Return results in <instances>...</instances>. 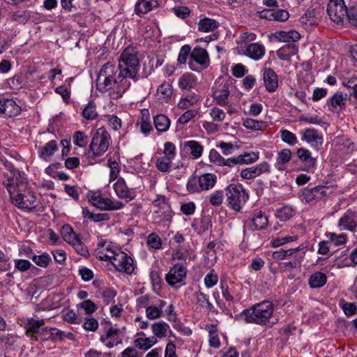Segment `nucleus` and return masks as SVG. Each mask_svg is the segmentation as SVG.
Masks as SVG:
<instances>
[{"instance_id": "43", "label": "nucleus", "mask_w": 357, "mask_h": 357, "mask_svg": "<svg viewBox=\"0 0 357 357\" xmlns=\"http://www.w3.org/2000/svg\"><path fill=\"white\" fill-rule=\"evenodd\" d=\"M32 261L38 266L45 268L51 261V257L47 252H43L40 255H33Z\"/></svg>"}, {"instance_id": "25", "label": "nucleus", "mask_w": 357, "mask_h": 357, "mask_svg": "<svg viewBox=\"0 0 357 357\" xmlns=\"http://www.w3.org/2000/svg\"><path fill=\"white\" fill-rule=\"evenodd\" d=\"M183 146L187 152H189L192 158H199L203 153L204 146L197 141L189 140L183 143Z\"/></svg>"}, {"instance_id": "27", "label": "nucleus", "mask_w": 357, "mask_h": 357, "mask_svg": "<svg viewBox=\"0 0 357 357\" xmlns=\"http://www.w3.org/2000/svg\"><path fill=\"white\" fill-rule=\"evenodd\" d=\"M198 181L201 191L208 190L215 185L217 177L213 174L206 173L198 177Z\"/></svg>"}, {"instance_id": "28", "label": "nucleus", "mask_w": 357, "mask_h": 357, "mask_svg": "<svg viewBox=\"0 0 357 357\" xmlns=\"http://www.w3.org/2000/svg\"><path fill=\"white\" fill-rule=\"evenodd\" d=\"M247 54L254 60H259L265 54L264 45L259 43H251L246 48Z\"/></svg>"}, {"instance_id": "29", "label": "nucleus", "mask_w": 357, "mask_h": 357, "mask_svg": "<svg viewBox=\"0 0 357 357\" xmlns=\"http://www.w3.org/2000/svg\"><path fill=\"white\" fill-rule=\"evenodd\" d=\"M197 84V79L191 73L183 74L178 79V86L182 90H189Z\"/></svg>"}, {"instance_id": "54", "label": "nucleus", "mask_w": 357, "mask_h": 357, "mask_svg": "<svg viewBox=\"0 0 357 357\" xmlns=\"http://www.w3.org/2000/svg\"><path fill=\"white\" fill-rule=\"evenodd\" d=\"M187 190L190 193H195L200 192L201 189L199 187L198 178L195 176H192L188 178L187 185H186Z\"/></svg>"}, {"instance_id": "9", "label": "nucleus", "mask_w": 357, "mask_h": 357, "mask_svg": "<svg viewBox=\"0 0 357 357\" xmlns=\"http://www.w3.org/2000/svg\"><path fill=\"white\" fill-rule=\"evenodd\" d=\"M229 84L227 81L219 79L215 82L213 86V98L219 105H227V100L229 95Z\"/></svg>"}, {"instance_id": "1", "label": "nucleus", "mask_w": 357, "mask_h": 357, "mask_svg": "<svg viewBox=\"0 0 357 357\" xmlns=\"http://www.w3.org/2000/svg\"><path fill=\"white\" fill-rule=\"evenodd\" d=\"M118 67L111 62L105 63L96 78V89L101 93H107L111 99L121 98L130 87L128 79H139V60L133 47H126L118 59Z\"/></svg>"}, {"instance_id": "16", "label": "nucleus", "mask_w": 357, "mask_h": 357, "mask_svg": "<svg viewBox=\"0 0 357 357\" xmlns=\"http://www.w3.org/2000/svg\"><path fill=\"white\" fill-rule=\"evenodd\" d=\"M187 274L186 268L181 264H175L166 275V281L172 287L181 282L185 278Z\"/></svg>"}, {"instance_id": "50", "label": "nucleus", "mask_w": 357, "mask_h": 357, "mask_svg": "<svg viewBox=\"0 0 357 357\" xmlns=\"http://www.w3.org/2000/svg\"><path fill=\"white\" fill-rule=\"evenodd\" d=\"M224 199V192L222 190H215L208 197L209 203L214 206H220Z\"/></svg>"}, {"instance_id": "63", "label": "nucleus", "mask_w": 357, "mask_h": 357, "mask_svg": "<svg viewBox=\"0 0 357 357\" xmlns=\"http://www.w3.org/2000/svg\"><path fill=\"white\" fill-rule=\"evenodd\" d=\"M172 10L176 16L181 19L188 17L190 14V10L187 6H176Z\"/></svg>"}, {"instance_id": "53", "label": "nucleus", "mask_w": 357, "mask_h": 357, "mask_svg": "<svg viewBox=\"0 0 357 357\" xmlns=\"http://www.w3.org/2000/svg\"><path fill=\"white\" fill-rule=\"evenodd\" d=\"M146 243L149 247L155 250H158L162 247L161 239L155 233H151L148 236Z\"/></svg>"}, {"instance_id": "6", "label": "nucleus", "mask_w": 357, "mask_h": 357, "mask_svg": "<svg viewBox=\"0 0 357 357\" xmlns=\"http://www.w3.org/2000/svg\"><path fill=\"white\" fill-rule=\"evenodd\" d=\"M26 178L22 177L19 172H11L10 176L3 181V185L7 189L10 199L16 196L17 192H22L26 188Z\"/></svg>"}, {"instance_id": "62", "label": "nucleus", "mask_w": 357, "mask_h": 357, "mask_svg": "<svg viewBox=\"0 0 357 357\" xmlns=\"http://www.w3.org/2000/svg\"><path fill=\"white\" fill-rule=\"evenodd\" d=\"M86 135L81 131H77L73 135V142L75 145L83 147L86 144Z\"/></svg>"}, {"instance_id": "26", "label": "nucleus", "mask_w": 357, "mask_h": 357, "mask_svg": "<svg viewBox=\"0 0 357 357\" xmlns=\"http://www.w3.org/2000/svg\"><path fill=\"white\" fill-rule=\"evenodd\" d=\"M3 109V116L6 118L16 116L20 114L22 110L16 102L10 98H6Z\"/></svg>"}, {"instance_id": "42", "label": "nucleus", "mask_w": 357, "mask_h": 357, "mask_svg": "<svg viewBox=\"0 0 357 357\" xmlns=\"http://www.w3.org/2000/svg\"><path fill=\"white\" fill-rule=\"evenodd\" d=\"M84 118L88 120L95 119L98 116L96 105L93 101H90L82 111Z\"/></svg>"}, {"instance_id": "38", "label": "nucleus", "mask_w": 357, "mask_h": 357, "mask_svg": "<svg viewBox=\"0 0 357 357\" xmlns=\"http://www.w3.org/2000/svg\"><path fill=\"white\" fill-rule=\"evenodd\" d=\"M199 100V96L195 93L186 96L181 98L178 102V107L182 109H187L197 103Z\"/></svg>"}, {"instance_id": "47", "label": "nucleus", "mask_w": 357, "mask_h": 357, "mask_svg": "<svg viewBox=\"0 0 357 357\" xmlns=\"http://www.w3.org/2000/svg\"><path fill=\"white\" fill-rule=\"evenodd\" d=\"M172 159L167 157L161 156L158 158L156 167L162 172H167L170 169Z\"/></svg>"}, {"instance_id": "49", "label": "nucleus", "mask_w": 357, "mask_h": 357, "mask_svg": "<svg viewBox=\"0 0 357 357\" xmlns=\"http://www.w3.org/2000/svg\"><path fill=\"white\" fill-rule=\"evenodd\" d=\"M264 122L252 119H245L243 121V126L252 130H259L262 129Z\"/></svg>"}, {"instance_id": "33", "label": "nucleus", "mask_w": 357, "mask_h": 357, "mask_svg": "<svg viewBox=\"0 0 357 357\" xmlns=\"http://www.w3.org/2000/svg\"><path fill=\"white\" fill-rule=\"evenodd\" d=\"M142 113V117L137 121L136 125L139 126L140 131L143 134L147 135L153 130L151 121H149V111L143 110Z\"/></svg>"}, {"instance_id": "30", "label": "nucleus", "mask_w": 357, "mask_h": 357, "mask_svg": "<svg viewBox=\"0 0 357 357\" xmlns=\"http://www.w3.org/2000/svg\"><path fill=\"white\" fill-rule=\"evenodd\" d=\"M327 281V277L325 273L317 271L310 275L308 280V284L311 288H320L323 287Z\"/></svg>"}, {"instance_id": "24", "label": "nucleus", "mask_w": 357, "mask_h": 357, "mask_svg": "<svg viewBox=\"0 0 357 357\" xmlns=\"http://www.w3.org/2000/svg\"><path fill=\"white\" fill-rule=\"evenodd\" d=\"M220 26V23L215 19L204 17L197 23V30L203 33L213 32Z\"/></svg>"}, {"instance_id": "3", "label": "nucleus", "mask_w": 357, "mask_h": 357, "mask_svg": "<svg viewBox=\"0 0 357 357\" xmlns=\"http://www.w3.org/2000/svg\"><path fill=\"white\" fill-rule=\"evenodd\" d=\"M226 196L229 207L236 212L241 211L248 199V195L241 185H229L226 189Z\"/></svg>"}, {"instance_id": "61", "label": "nucleus", "mask_w": 357, "mask_h": 357, "mask_svg": "<svg viewBox=\"0 0 357 357\" xmlns=\"http://www.w3.org/2000/svg\"><path fill=\"white\" fill-rule=\"evenodd\" d=\"M294 215V210L289 206H283L278 212V216L282 220H287Z\"/></svg>"}, {"instance_id": "8", "label": "nucleus", "mask_w": 357, "mask_h": 357, "mask_svg": "<svg viewBox=\"0 0 357 357\" xmlns=\"http://www.w3.org/2000/svg\"><path fill=\"white\" fill-rule=\"evenodd\" d=\"M90 200L95 206L102 210L114 211L121 209L124 206L121 202L103 198L98 192L93 193Z\"/></svg>"}, {"instance_id": "59", "label": "nucleus", "mask_w": 357, "mask_h": 357, "mask_svg": "<svg viewBox=\"0 0 357 357\" xmlns=\"http://www.w3.org/2000/svg\"><path fill=\"white\" fill-rule=\"evenodd\" d=\"M305 252L302 251L301 253H297L294 255V259L289 261H285L283 263L285 267H289L291 268H296L300 262L303 260L305 256Z\"/></svg>"}, {"instance_id": "37", "label": "nucleus", "mask_w": 357, "mask_h": 357, "mask_svg": "<svg viewBox=\"0 0 357 357\" xmlns=\"http://www.w3.org/2000/svg\"><path fill=\"white\" fill-rule=\"evenodd\" d=\"M61 234L63 239L69 245L79 237V235L73 231L72 227L69 225L62 226L61 228Z\"/></svg>"}, {"instance_id": "60", "label": "nucleus", "mask_w": 357, "mask_h": 357, "mask_svg": "<svg viewBox=\"0 0 357 357\" xmlns=\"http://www.w3.org/2000/svg\"><path fill=\"white\" fill-rule=\"evenodd\" d=\"M163 153L165 157H167L173 160L176 156L175 145L170 142H165L164 144Z\"/></svg>"}, {"instance_id": "2", "label": "nucleus", "mask_w": 357, "mask_h": 357, "mask_svg": "<svg viewBox=\"0 0 357 357\" xmlns=\"http://www.w3.org/2000/svg\"><path fill=\"white\" fill-rule=\"evenodd\" d=\"M274 311V305L269 301H264L244 310L239 314L248 324L266 326Z\"/></svg>"}, {"instance_id": "46", "label": "nucleus", "mask_w": 357, "mask_h": 357, "mask_svg": "<svg viewBox=\"0 0 357 357\" xmlns=\"http://www.w3.org/2000/svg\"><path fill=\"white\" fill-rule=\"evenodd\" d=\"M259 156L258 152L245 153L238 155L241 164H251L258 160Z\"/></svg>"}, {"instance_id": "48", "label": "nucleus", "mask_w": 357, "mask_h": 357, "mask_svg": "<svg viewBox=\"0 0 357 357\" xmlns=\"http://www.w3.org/2000/svg\"><path fill=\"white\" fill-rule=\"evenodd\" d=\"M281 139L290 146H294L298 143L296 136L288 130H282L280 131Z\"/></svg>"}, {"instance_id": "45", "label": "nucleus", "mask_w": 357, "mask_h": 357, "mask_svg": "<svg viewBox=\"0 0 357 357\" xmlns=\"http://www.w3.org/2000/svg\"><path fill=\"white\" fill-rule=\"evenodd\" d=\"M173 93L172 85L169 83H164L160 85L157 89V94L159 98L167 99Z\"/></svg>"}, {"instance_id": "35", "label": "nucleus", "mask_w": 357, "mask_h": 357, "mask_svg": "<svg viewBox=\"0 0 357 357\" xmlns=\"http://www.w3.org/2000/svg\"><path fill=\"white\" fill-rule=\"evenodd\" d=\"M296 48L294 43L284 45L277 51L278 56L282 60H289L296 52Z\"/></svg>"}, {"instance_id": "31", "label": "nucleus", "mask_w": 357, "mask_h": 357, "mask_svg": "<svg viewBox=\"0 0 357 357\" xmlns=\"http://www.w3.org/2000/svg\"><path fill=\"white\" fill-rule=\"evenodd\" d=\"M155 129L160 132H166L170 126L169 119L164 114H158L153 118Z\"/></svg>"}, {"instance_id": "19", "label": "nucleus", "mask_w": 357, "mask_h": 357, "mask_svg": "<svg viewBox=\"0 0 357 357\" xmlns=\"http://www.w3.org/2000/svg\"><path fill=\"white\" fill-rule=\"evenodd\" d=\"M327 190L324 186L319 185L312 188H305L302 191L303 200L305 202L310 203L313 201L320 199L327 196Z\"/></svg>"}, {"instance_id": "20", "label": "nucleus", "mask_w": 357, "mask_h": 357, "mask_svg": "<svg viewBox=\"0 0 357 357\" xmlns=\"http://www.w3.org/2000/svg\"><path fill=\"white\" fill-rule=\"evenodd\" d=\"M263 79L266 89L268 92H274L278 86V78L275 71L270 68L264 70Z\"/></svg>"}, {"instance_id": "12", "label": "nucleus", "mask_w": 357, "mask_h": 357, "mask_svg": "<svg viewBox=\"0 0 357 357\" xmlns=\"http://www.w3.org/2000/svg\"><path fill=\"white\" fill-rule=\"evenodd\" d=\"M268 220L266 214L260 210H255L252 213V217L245 222L248 228L252 230H261L268 225Z\"/></svg>"}, {"instance_id": "13", "label": "nucleus", "mask_w": 357, "mask_h": 357, "mask_svg": "<svg viewBox=\"0 0 357 357\" xmlns=\"http://www.w3.org/2000/svg\"><path fill=\"white\" fill-rule=\"evenodd\" d=\"M11 202L22 209L32 210L36 207V199L32 193L24 195L22 192H17L16 196L11 199Z\"/></svg>"}, {"instance_id": "17", "label": "nucleus", "mask_w": 357, "mask_h": 357, "mask_svg": "<svg viewBox=\"0 0 357 357\" xmlns=\"http://www.w3.org/2000/svg\"><path fill=\"white\" fill-rule=\"evenodd\" d=\"M301 140L310 144L312 147H319L322 145L324 139L318 130L314 128H306L300 132Z\"/></svg>"}, {"instance_id": "32", "label": "nucleus", "mask_w": 357, "mask_h": 357, "mask_svg": "<svg viewBox=\"0 0 357 357\" xmlns=\"http://www.w3.org/2000/svg\"><path fill=\"white\" fill-rule=\"evenodd\" d=\"M194 297L195 298V302L197 305H198L203 309H206L208 311H213V305L208 301L207 296L204 294L202 291L199 290L195 292Z\"/></svg>"}, {"instance_id": "15", "label": "nucleus", "mask_w": 357, "mask_h": 357, "mask_svg": "<svg viewBox=\"0 0 357 357\" xmlns=\"http://www.w3.org/2000/svg\"><path fill=\"white\" fill-rule=\"evenodd\" d=\"M45 324L43 319H35L33 317L26 319L24 322V328L25 329L26 335L29 337L32 340H34V337L38 335Z\"/></svg>"}, {"instance_id": "57", "label": "nucleus", "mask_w": 357, "mask_h": 357, "mask_svg": "<svg viewBox=\"0 0 357 357\" xmlns=\"http://www.w3.org/2000/svg\"><path fill=\"white\" fill-rule=\"evenodd\" d=\"M198 113L196 109H188L184 112L178 119V122L181 124H186L191 119L195 118Z\"/></svg>"}, {"instance_id": "11", "label": "nucleus", "mask_w": 357, "mask_h": 357, "mask_svg": "<svg viewBox=\"0 0 357 357\" xmlns=\"http://www.w3.org/2000/svg\"><path fill=\"white\" fill-rule=\"evenodd\" d=\"M153 204L157 208L155 212L158 214V217L165 220L171 221L173 212L165 196L158 195L153 201Z\"/></svg>"}, {"instance_id": "18", "label": "nucleus", "mask_w": 357, "mask_h": 357, "mask_svg": "<svg viewBox=\"0 0 357 357\" xmlns=\"http://www.w3.org/2000/svg\"><path fill=\"white\" fill-rule=\"evenodd\" d=\"M114 190L117 197L121 199H126L130 201L136 197L135 190L128 188L123 178H119L114 184Z\"/></svg>"}, {"instance_id": "51", "label": "nucleus", "mask_w": 357, "mask_h": 357, "mask_svg": "<svg viewBox=\"0 0 357 357\" xmlns=\"http://www.w3.org/2000/svg\"><path fill=\"white\" fill-rule=\"evenodd\" d=\"M31 17L30 13L27 10H17L12 14L13 20L24 24Z\"/></svg>"}, {"instance_id": "55", "label": "nucleus", "mask_w": 357, "mask_h": 357, "mask_svg": "<svg viewBox=\"0 0 357 357\" xmlns=\"http://www.w3.org/2000/svg\"><path fill=\"white\" fill-rule=\"evenodd\" d=\"M327 237L330 239L331 243H333L335 245H342L347 241L346 234H336L335 233H328L326 234Z\"/></svg>"}, {"instance_id": "22", "label": "nucleus", "mask_w": 357, "mask_h": 357, "mask_svg": "<svg viewBox=\"0 0 357 357\" xmlns=\"http://www.w3.org/2000/svg\"><path fill=\"white\" fill-rule=\"evenodd\" d=\"M158 6V0H137L135 5V13L137 15H144Z\"/></svg>"}, {"instance_id": "56", "label": "nucleus", "mask_w": 357, "mask_h": 357, "mask_svg": "<svg viewBox=\"0 0 357 357\" xmlns=\"http://www.w3.org/2000/svg\"><path fill=\"white\" fill-rule=\"evenodd\" d=\"M218 281V276L214 270H211L204 278V284L207 288H211L215 286Z\"/></svg>"}, {"instance_id": "5", "label": "nucleus", "mask_w": 357, "mask_h": 357, "mask_svg": "<svg viewBox=\"0 0 357 357\" xmlns=\"http://www.w3.org/2000/svg\"><path fill=\"white\" fill-rule=\"evenodd\" d=\"M112 256L111 262L115 269L121 273L132 274L135 271L133 259L121 250H117Z\"/></svg>"}, {"instance_id": "4", "label": "nucleus", "mask_w": 357, "mask_h": 357, "mask_svg": "<svg viewBox=\"0 0 357 357\" xmlns=\"http://www.w3.org/2000/svg\"><path fill=\"white\" fill-rule=\"evenodd\" d=\"M110 135L104 128H100L98 129L93 134L89 149L93 155L100 156L108 149Z\"/></svg>"}, {"instance_id": "14", "label": "nucleus", "mask_w": 357, "mask_h": 357, "mask_svg": "<svg viewBox=\"0 0 357 357\" xmlns=\"http://www.w3.org/2000/svg\"><path fill=\"white\" fill-rule=\"evenodd\" d=\"M270 172L271 167L269 164L264 161L255 166L243 169L241 172V176L244 179H252L264 173H270Z\"/></svg>"}, {"instance_id": "10", "label": "nucleus", "mask_w": 357, "mask_h": 357, "mask_svg": "<svg viewBox=\"0 0 357 357\" xmlns=\"http://www.w3.org/2000/svg\"><path fill=\"white\" fill-rule=\"evenodd\" d=\"M337 227L340 231H355L357 228V212L347 210L339 219Z\"/></svg>"}, {"instance_id": "52", "label": "nucleus", "mask_w": 357, "mask_h": 357, "mask_svg": "<svg viewBox=\"0 0 357 357\" xmlns=\"http://www.w3.org/2000/svg\"><path fill=\"white\" fill-rule=\"evenodd\" d=\"M70 245L73 247L75 250L80 255L83 257H87L89 255V250L86 246L82 242L79 236L73 241Z\"/></svg>"}, {"instance_id": "7", "label": "nucleus", "mask_w": 357, "mask_h": 357, "mask_svg": "<svg viewBox=\"0 0 357 357\" xmlns=\"http://www.w3.org/2000/svg\"><path fill=\"white\" fill-rule=\"evenodd\" d=\"M348 11L344 0H330L328 3L327 13L330 19L337 24L343 22Z\"/></svg>"}, {"instance_id": "64", "label": "nucleus", "mask_w": 357, "mask_h": 357, "mask_svg": "<svg viewBox=\"0 0 357 357\" xmlns=\"http://www.w3.org/2000/svg\"><path fill=\"white\" fill-rule=\"evenodd\" d=\"M347 19L349 23L357 27V6H352L349 8Z\"/></svg>"}, {"instance_id": "58", "label": "nucleus", "mask_w": 357, "mask_h": 357, "mask_svg": "<svg viewBox=\"0 0 357 357\" xmlns=\"http://www.w3.org/2000/svg\"><path fill=\"white\" fill-rule=\"evenodd\" d=\"M210 116L214 121L221 122L225 119V112L217 107H214L211 109Z\"/></svg>"}, {"instance_id": "34", "label": "nucleus", "mask_w": 357, "mask_h": 357, "mask_svg": "<svg viewBox=\"0 0 357 357\" xmlns=\"http://www.w3.org/2000/svg\"><path fill=\"white\" fill-rule=\"evenodd\" d=\"M56 149L57 145L56 141L52 140L47 142L45 146L38 148V154L40 158L47 160V158L53 155Z\"/></svg>"}, {"instance_id": "39", "label": "nucleus", "mask_w": 357, "mask_h": 357, "mask_svg": "<svg viewBox=\"0 0 357 357\" xmlns=\"http://www.w3.org/2000/svg\"><path fill=\"white\" fill-rule=\"evenodd\" d=\"M275 37L282 42L296 41L300 38V34L296 31H280L276 33Z\"/></svg>"}, {"instance_id": "44", "label": "nucleus", "mask_w": 357, "mask_h": 357, "mask_svg": "<svg viewBox=\"0 0 357 357\" xmlns=\"http://www.w3.org/2000/svg\"><path fill=\"white\" fill-rule=\"evenodd\" d=\"M291 158V151L290 149H284L280 151L278 154L276 167L281 169L280 164H285L289 162Z\"/></svg>"}, {"instance_id": "23", "label": "nucleus", "mask_w": 357, "mask_h": 357, "mask_svg": "<svg viewBox=\"0 0 357 357\" xmlns=\"http://www.w3.org/2000/svg\"><path fill=\"white\" fill-rule=\"evenodd\" d=\"M297 156L301 162L305 164L306 170H310L314 168L317 160L312 156L311 152L304 148H299L296 151Z\"/></svg>"}, {"instance_id": "40", "label": "nucleus", "mask_w": 357, "mask_h": 357, "mask_svg": "<svg viewBox=\"0 0 357 357\" xmlns=\"http://www.w3.org/2000/svg\"><path fill=\"white\" fill-rule=\"evenodd\" d=\"M157 342V340L155 337L137 338L135 340V345L136 347L147 350Z\"/></svg>"}, {"instance_id": "41", "label": "nucleus", "mask_w": 357, "mask_h": 357, "mask_svg": "<svg viewBox=\"0 0 357 357\" xmlns=\"http://www.w3.org/2000/svg\"><path fill=\"white\" fill-rule=\"evenodd\" d=\"M169 328V325L165 321H159L152 325V331L155 336L161 338L166 336Z\"/></svg>"}, {"instance_id": "36", "label": "nucleus", "mask_w": 357, "mask_h": 357, "mask_svg": "<svg viewBox=\"0 0 357 357\" xmlns=\"http://www.w3.org/2000/svg\"><path fill=\"white\" fill-rule=\"evenodd\" d=\"M326 105L333 109L344 108L346 105V97L343 96L342 93L337 92L327 100Z\"/></svg>"}, {"instance_id": "21", "label": "nucleus", "mask_w": 357, "mask_h": 357, "mask_svg": "<svg viewBox=\"0 0 357 357\" xmlns=\"http://www.w3.org/2000/svg\"><path fill=\"white\" fill-rule=\"evenodd\" d=\"M191 60L202 66V68H206L209 65V56L207 51L199 47H195L190 54Z\"/></svg>"}]
</instances>
